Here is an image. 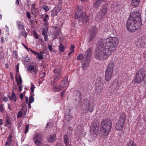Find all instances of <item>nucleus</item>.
I'll return each mask as SVG.
<instances>
[{
  "label": "nucleus",
  "mask_w": 146,
  "mask_h": 146,
  "mask_svg": "<svg viewBox=\"0 0 146 146\" xmlns=\"http://www.w3.org/2000/svg\"><path fill=\"white\" fill-rule=\"evenodd\" d=\"M17 25L19 30L21 29H24L23 24L20 21H19L17 22Z\"/></svg>",
  "instance_id": "nucleus-26"
},
{
  "label": "nucleus",
  "mask_w": 146,
  "mask_h": 146,
  "mask_svg": "<svg viewBox=\"0 0 146 146\" xmlns=\"http://www.w3.org/2000/svg\"><path fill=\"white\" fill-rule=\"evenodd\" d=\"M55 146H62L60 143H57Z\"/></svg>",
  "instance_id": "nucleus-61"
},
{
  "label": "nucleus",
  "mask_w": 146,
  "mask_h": 146,
  "mask_svg": "<svg viewBox=\"0 0 146 146\" xmlns=\"http://www.w3.org/2000/svg\"><path fill=\"white\" fill-rule=\"evenodd\" d=\"M96 91L100 92L102 91L103 84L102 79V78H98L96 81Z\"/></svg>",
  "instance_id": "nucleus-7"
},
{
  "label": "nucleus",
  "mask_w": 146,
  "mask_h": 146,
  "mask_svg": "<svg viewBox=\"0 0 146 146\" xmlns=\"http://www.w3.org/2000/svg\"><path fill=\"white\" fill-rule=\"evenodd\" d=\"M70 49L71 50V52H69L68 54V55L69 56H70V54L72 53L73 52V45L72 44L71 46H70Z\"/></svg>",
  "instance_id": "nucleus-51"
},
{
  "label": "nucleus",
  "mask_w": 146,
  "mask_h": 146,
  "mask_svg": "<svg viewBox=\"0 0 146 146\" xmlns=\"http://www.w3.org/2000/svg\"><path fill=\"white\" fill-rule=\"evenodd\" d=\"M82 6H77L75 12V18L78 19L79 21L86 23L88 21L89 17L86 15V13L82 11Z\"/></svg>",
  "instance_id": "nucleus-3"
},
{
  "label": "nucleus",
  "mask_w": 146,
  "mask_h": 146,
  "mask_svg": "<svg viewBox=\"0 0 146 146\" xmlns=\"http://www.w3.org/2000/svg\"><path fill=\"white\" fill-rule=\"evenodd\" d=\"M101 126L102 128H111V121L109 119L104 120L101 122Z\"/></svg>",
  "instance_id": "nucleus-9"
},
{
  "label": "nucleus",
  "mask_w": 146,
  "mask_h": 146,
  "mask_svg": "<svg viewBox=\"0 0 146 146\" xmlns=\"http://www.w3.org/2000/svg\"><path fill=\"white\" fill-rule=\"evenodd\" d=\"M97 31L96 27H92L90 30V40H92L96 35Z\"/></svg>",
  "instance_id": "nucleus-10"
},
{
  "label": "nucleus",
  "mask_w": 146,
  "mask_h": 146,
  "mask_svg": "<svg viewBox=\"0 0 146 146\" xmlns=\"http://www.w3.org/2000/svg\"><path fill=\"white\" fill-rule=\"evenodd\" d=\"M92 48H90L88 49L85 52L84 56L83 57L84 60L82 61V64L83 70H86L89 66L90 57L92 55Z\"/></svg>",
  "instance_id": "nucleus-4"
},
{
  "label": "nucleus",
  "mask_w": 146,
  "mask_h": 146,
  "mask_svg": "<svg viewBox=\"0 0 146 146\" xmlns=\"http://www.w3.org/2000/svg\"><path fill=\"white\" fill-rule=\"evenodd\" d=\"M55 124L52 122L48 123L46 124V127L47 128H52L53 127H55Z\"/></svg>",
  "instance_id": "nucleus-35"
},
{
  "label": "nucleus",
  "mask_w": 146,
  "mask_h": 146,
  "mask_svg": "<svg viewBox=\"0 0 146 146\" xmlns=\"http://www.w3.org/2000/svg\"><path fill=\"white\" fill-rule=\"evenodd\" d=\"M58 13V11L56 9H54L51 11V16L52 17H54L56 16Z\"/></svg>",
  "instance_id": "nucleus-34"
},
{
  "label": "nucleus",
  "mask_w": 146,
  "mask_h": 146,
  "mask_svg": "<svg viewBox=\"0 0 146 146\" xmlns=\"http://www.w3.org/2000/svg\"><path fill=\"white\" fill-rule=\"evenodd\" d=\"M126 115L124 113H122L119 118L118 122L116 124L117 126L119 127L122 128L125 121Z\"/></svg>",
  "instance_id": "nucleus-8"
},
{
  "label": "nucleus",
  "mask_w": 146,
  "mask_h": 146,
  "mask_svg": "<svg viewBox=\"0 0 146 146\" xmlns=\"http://www.w3.org/2000/svg\"><path fill=\"white\" fill-rule=\"evenodd\" d=\"M36 58L38 60H41L43 58V56L39 53L38 55H37Z\"/></svg>",
  "instance_id": "nucleus-43"
},
{
  "label": "nucleus",
  "mask_w": 146,
  "mask_h": 146,
  "mask_svg": "<svg viewBox=\"0 0 146 146\" xmlns=\"http://www.w3.org/2000/svg\"><path fill=\"white\" fill-rule=\"evenodd\" d=\"M99 128H90V131L92 134H95L96 135L98 133Z\"/></svg>",
  "instance_id": "nucleus-30"
},
{
  "label": "nucleus",
  "mask_w": 146,
  "mask_h": 146,
  "mask_svg": "<svg viewBox=\"0 0 146 146\" xmlns=\"http://www.w3.org/2000/svg\"><path fill=\"white\" fill-rule=\"evenodd\" d=\"M19 98L21 100H22L23 99V94L22 93H21L19 95Z\"/></svg>",
  "instance_id": "nucleus-56"
},
{
  "label": "nucleus",
  "mask_w": 146,
  "mask_h": 146,
  "mask_svg": "<svg viewBox=\"0 0 146 146\" xmlns=\"http://www.w3.org/2000/svg\"><path fill=\"white\" fill-rule=\"evenodd\" d=\"M48 48L51 51H52V46L50 45H48Z\"/></svg>",
  "instance_id": "nucleus-59"
},
{
  "label": "nucleus",
  "mask_w": 146,
  "mask_h": 146,
  "mask_svg": "<svg viewBox=\"0 0 146 146\" xmlns=\"http://www.w3.org/2000/svg\"><path fill=\"white\" fill-rule=\"evenodd\" d=\"M84 56H84H83L82 54H80L78 55V56L77 57V59L78 60H80L81 59H82V61H83L84 60L83 58V57Z\"/></svg>",
  "instance_id": "nucleus-42"
},
{
  "label": "nucleus",
  "mask_w": 146,
  "mask_h": 146,
  "mask_svg": "<svg viewBox=\"0 0 146 146\" xmlns=\"http://www.w3.org/2000/svg\"><path fill=\"white\" fill-rule=\"evenodd\" d=\"M5 123L6 126H8V127H9L10 128L11 127V126H9L8 125L10 126L12 124V123L11 122V121L8 118H7L5 121Z\"/></svg>",
  "instance_id": "nucleus-37"
},
{
  "label": "nucleus",
  "mask_w": 146,
  "mask_h": 146,
  "mask_svg": "<svg viewBox=\"0 0 146 146\" xmlns=\"http://www.w3.org/2000/svg\"><path fill=\"white\" fill-rule=\"evenodd\" d=\"M34 141V143L37 146H39L41 144L42 140L33 139Z\"/></svg>",
  "instance_id": "nucleus-31"
},
{
  "label": "nucleus",
  "mask_w": 146,
  "mask_h": 146,
  "mask_svg": "<svg viewBox=\"0 0 146 146\" xmlns=\"http://www.w3.org/2000/svg\"><path fill=\"white\" fill-rule=\"evenodd\" d=\"M4 109L3 108V106H2L1 105L0 106V110L1 112H3V111Z\"/></svg>",
  "instance_id": "nucleus-55"
},
{
  "label": "nucleus",
  "mask_w": 146,
  "mask_h": 146,
  "mask_svg": "<svg viewBox=\"0 0 146 146\" xmlns=\"http://www.w3.org/2000/svg\"><path fill=\"white\" fill-rule=\"evenodd\" d=\"M48 19L44 17L43 18V21L44 22H48Z\"/></svg>",
  "instance_id": "nucleus-58"
},
{
  "label": "nucleus",
  "mask_w": 146,
  "mask_h": 146,
  "mask_svg": "<svg viewBox=\"0 0 146 146\" xmlns=\"http://www.w3.org/2000/svg\"><path fill=\"white\" fill-rule=\"evenodd\" d=\"M8 98L7 97H5L3 98V100L5 102H6L7 101Z\"/></svg>",
  "instance_id": "nucleus-64"
},
{
  "label": "nucleus",
  "mask_w": 146,
  "mask_h": 146,
  "mask_svg": "<svg viewBox=\"0 0 146 146\" xmlns=\"http://www.w3.org/2000/svg\"><path fill=\"white\" fill-rule=\"evenodd\" d=\"M56 137L55 134L49 135L47 137V140L49 143H52L56 140Z\"/></svg>",
  "instance_id": "nucleus-14"
},
{
  "label": "nucleus",
  "mask_w": 146,
  "mask_h": 146,
  "mask_svg": "<svg viewBox=\"0 0 146 146\" xmlns=\"http://www.w3.org/2000/svg\"><path fill=\"white\" fill-rule=\"evenodd\" d=\"M68 80V77H65L60 82V85L62 87H63V88L66 86L67 84Z\"/></svg>",
  "instance_id": "nucleus-19"
},
{
  "label": "nucleus",
  "mask_w": 146,
  "mask_h": 146,
  "mask_svg": "<svg viewBox=\"0 0 146 146\" xmlns=\"http://www.w3.org/2000/svg\"><path fill=\"white\" fill-rule=\"evenodd\" d=\"M98 122H96L95 121L93 122L91 125V128H96L98 127Z\"/></svg>",
  "instance_id": "nucleus-36"
},
{
  "label": "nucleus",
  "mask_w": 146,
  "mask_h": 146,
  "mask_svg": "<svg viewBox=\"0 0 146 146\" xmlns=\"http://www.w3.org/2000/svg\"><path fill=\"white\" fill-rule=\"evenodd\" d=\"M107 8L105 7H103L100 9V12L98 13L97 15V19L98 20H101L106 15Z\"/></svg>",
  "instance_id": "nucleus-6"
},
{
  "label": "nucleus",
  "mask_w": 146,
  "mask_h": 146,
  "mask_svg": "<svg viewBox=\"0 0 146 146\" xmlns=\"http://www.w3.org/2000/svg\"><path fill=\"white\" fill-rule=\"evenodd\" d=\"M126 146H137L136 144L133 141H130L127 142Z\"/></svg>",
  "instance_id": "nucleus-29"
},
{
  "label": "nucleus",
  "mask_w": 146,
  "mask_h": 146,
  "mask_svg": "<svg viewBox=\"0 0 146 146\" xmlns=\"http://www.w3.org/2000/svg\"><path fill=\"white\" fill-rule=\"evenodd\" d=\"M110 128H100V134L104 136H107L110 131Z\"/></svg>",
  "instance_id": "nucleus-13"
},
{
  "label": "nucleus",
  "mask_w": 146,
  "mask_h": 146,
  "mask_svg": "<svg viewBox=\"0 0 146 146\" xmlns=\"http://www.w3.org/2000/svg\"><path fill=\"white\" fill-rule=\"evenodd\" d=\"M3 52L2 51H1L0 52V56H1V57H3Z\"/></svg>",
  "instance_id": "nucleus-62"
},
{
  "label": "nucleus",
  "mask_w": 146,
  "mask_h": 146,
  "mask_svg": "<svg viewBox=\"0 0 146 146\" xmlns=\"http://www.w3.org/2000/svg\"><path fill=\"white\" fill-rule=\"evenodd\" d=\"M71 110H69V112L68 113V115H66L65 116V119L67 121H70V119H71L72 118V115L71 113Z\"/></svg>",
  "instance_id": "nucleus-22"
},
{
  "label": "nucleus",
  "mask_w": 146,
  "mask_h": 146,
  "mask_svg": "<svg viewBox=\"0 0 146 146\" xmlns=\"http://www.w3.org/2000/svg\"><path fill=\"white\" fill-rule=\"evenodd\" d=\"M63 88V87H62L60 85L59 86L55 87L52 89L53 91L54 92H59Z\"/></svg>",
  "instance_id": "nucleus-25"
},
{
  "label": "nucleus",
  "mask_w": 146,
  "mask_h": 146,
  "mask_svg": "<svg viewBox=\"0 0 146 146\" xmlns=\"http://www.w3.org/2000/svg\"><path fill=\"white\" fill-rule=\"evenodd\" d=\"M113 72L110 71L105 70V78L107 81L110 80L113 74Z\"/></svg>",
  "instance_id": "nucleus-12"
},
{
  "label": "nucleus",
  "mask_w": 146,
  "mask_h": 146,
  "mask_svg": "<svg viewBox=\"0 0 146 146\" xmlns=\"http://www.w3.org/2000/svg\"><path fill=\"white\" fill-rule=\"evenodd\" d=\"M68 135H65L63 137V139L64 143L66 146H72L70 143L69 144V140L68 138Z\"/></svg>",
  "instance_id": "nucleus-16"
},
{
  "label": "nucleus",
  "mask_w": 146,
  "mask_h": 146,
  "mask_svg": "<svg viewBox=\"0 0 146 146\" xmlns=\"http://www.w3.org/2000/svg\"><path fill=\"white\" fill-rule=\"evenodd\" d=\"M76 94L77 98L76 100H80L81 99V94L79 91H76Z\"/></svg>",
  "instance_id": "nucleus-27"
},
{
  "label": "nucleus",
  "mask_w": 146,
  "mask_h": 146,
  "mask_svg": "<svg viewBox=\"0 0 146 146\" xmlns=\"http://www.w3.org/2000/svg\"><path fill=\"white\" fill-rule=\"evenodd\" d=\"M143 81L145 84H146V74L143 77Z\"/></svg>",
  "instance_id": "nucleus-53"
},
{
  "label": "nucleus",
  "mask_w": 146,
  "mask_h": 146,
  "mask_svg": "<svg viewBox=\"0 0 146 146\" xmlns=\"http://www.w3.org/2000/svg\"><path fill=\"white\" fill-rule=\"evenodd\" d=\"M13 131H12V132L10 134L9 136L8 137V140L9 141V142H11L12 141V140L11 139V138L12 137V134L13 133Z\"/></svg>",
  "instance_id": "nucleus-44"
},
{
  "label": "nucleus",
  "mask_w": 146,
  "mask_h": 146,
  "mask_svg": "<svg viewBox=\"0 0 146 146\" xmlns=\"http://www.w3.org/2000/svg\"><path fill=\"white\" fill-rule=\"evenodd\" d=\"M34 85L33 84H32L30 88L31 93H33L34 92Z\"/></svg>",
  "instance_id": "nucleus-50"
},
{
  "label": "nucleus",
  "mask_w": 146,
  "mask_h": 146,
  "mask_svg": "<svg viewBox=\"0 0 146 146\" xmlns=\"http://www.w3.org/2000/svg\"><path fill=\"white\" fill-rule=\"evenodd\" d=\"M129 80L128 78L125 79H124L123 81L121 82V83L125 84L128 82Z\"/></svg>",
  "instance_id": "nucleus-46"
},
{
  "label": "nucleus",
  "mask_w": 146,
  "mask_h": 146,
  "mask_svg": "<svg viewBox=\"0 0 146 146\" xmlns=\"http://www.w3.org/2000/svg\"><path fill=\"white\" fill-rule=\"evenodd\" d=\"M33 139L42 140V136L40 133H36L33 137Z\"/></svg>",
  "instance_id": "nucleus-20"
},
{
  "label": "nucleus",
  "mask_w": 146,
  "mask_h": 146,
  "mask_svg": "<svg viewBox=\"0 0 146 146\" xmlns=\"http://www.w3.org/2000/svg\"><path fill=\"white\" fill-rule=\"evenodd\" d=\"M62 68L61 67H57L54 69L53 72L54 74H56V75H61L60 72L62 71Z\"/></svg>",
  "instance_id": "nucleus-21"
},
{
  "label": "nucleus",
  "mask_w": 146,
  "mask_h": 146,
  "mask_svg": "<svg viewBox=\"0 0 146 146\" xmlns=\"http://www.w3.org/2000/svg\"><path fill=\"white\" fill-rule=\"evenodd\" d=\"M140 0H132L131 4L133 6H137L139 4Z\"/></svg>",
  "instance_id": "nucleus-32"
},
{
  "label": "nucleus",
  "mask_w": 146,
  "mask_h": 146,
  "mask_svg": "<svg viewBox=\"0 0 146 146\" xmlns=\"http://www.w3.org/2000/svg\"><path fill=\"white\" fill-rule=\"evenodd\" d=\"M82 104L84 113H87L88 111L91 113L93 111L95 105L94 103H89L88 100L85 99L83 101Z\"/></svg>",
  "instance_id": "nucleus-5"
},
{
  "label": "nucleus",
  "mask_w": 146,
  "mask_h": 146,
  "mask_svg": "<svg viewBox=\"0 0 146 146\" xmlns=\"http://www.w3.org/2000/svg\"><path fill=\"white\" fill-rule=\"evenodd\" d=\"M46 73L44 72H43L40 74V77L41 78H43L44 76H45Z\"/></svg>",
  "instance_id": "nucleus-54"
},
{
  "label": "nucleus",
  "mask_w": 146,
  "mask_h": 146,
  "mask_svg": "<svg viewBox=\"0 0 146 146\" xmlns=\"http://www.w3.org/2000/svg\"><path fill=\"white\" fill-rule=\"evenodd\" d=\"M143 80V77L141 75L136 74L134 78V82L136 83H140L142 80Z\"/></svg>",
  "instance_id": "nucleus-11"
},
{
  "label": "nucleus",
  "mask_w": 146,
  "mask_h": 146,
  "mask_svg": "<svg viewBox=\"0 0 146 146\" xmlns=\"http://www.w3.org/2000/svg\"><path fill=\"white\" fill-rule=\"evenodd\" d=\"M16 80L17 83V84L18 86H19V84H21V83L22 82V80L21 78V76H19V82L18 81V80L17 78V76L16 75L15 76Z\"/></svg>",
  "instance_id": "nucleus-33"
},
{
  "label": "nucleus",
  "mask_w": 146,
  "mask_h": 146,
  "mask_svg": "<svg viewBox=\"0 0 146 146\" xmlns=\"http://www.w3.org/2000/svg\"><path fill=\"white\" fill-rule=\"evenodd\" d=\"M65 91H66V90H64L61 92V96L62 97H63V96Z\"/></svg>",
  "instance_id": "nucleus-57"
},
{
  "label": "nucleus",
  "mask_w": 146,
  "mask_h": 146,
  "mask_svg": "<svg viewBox=\"0 0 146 146\" xmlns=\"http://www.w3.org/2000/svg\"><path fill=\"white\" fill-rule=\"evenodd\" d=\"M42 8L44 10L45 12H47L50 10L48 6L46 5H43Z\"/></svg>",
  "instance_id": "nucleus-40"
},
{
  "label": "nucleus",
  "mask_w": 146,
  "mask_h": 146,
  "mask_svg": "<svg viewBox=\"0 0 146 146\" xmlns=\"http://www.w3.org/2000/svg\"><path fill=\"white\" fill-rule=\"evenodd\" d=\"M21 111H22V113L24 114L25 115L27 112V107L25 106H23L22 108L20 110Z\"/></svg>",
  "instance_id": "nucleus-39"
},
{
  "label": "nucleus",
  "mask_w": 146,
  "mask_h": 146,
  "mask_svg": "<svg viewBox=\"0 0 146 146\" xmlns=\"http://www.w3.org/2000/svg\"><path fill=\"white\" fill-rule=\"evenodd\" d=\"M33 33L35 38L37 39H38L39 38V37L37 33H36V32L34 31L33 32Z\"/></svg>",
  "instance_id": "nucleus-49"
},
{
  "label": "nucleus",
  "mask_w": 146,
  "mask_h": 146,
  "mask_svg": "<svg viewBox=\"0 0 146 146\" xmlns=\"http://www.w3.org/2000/svg\"><path fill=\"white\" fill-rule=\"evenodd\" d=\"M46 31L45 29L44 28L42 29V35H46Z\"/></svg>",
  "instance_id": "nucleus-52"
},
{
  "label": "nucleus",
  "mask_w": 146,
  "mask_h": 146,
  "mask_svg": "<svg viewBox=\"0 0 146 146\" xmlns=\"http://www.w3.org/2000/svg\"><path fill=\"white\" fill-rule=\"evenodd\" d=\"M102 3V0L97 1L94 5V7L96 8H98Z\"/></svg>",
  "instance_id": "nucleus-28"
},
{
  "label": "nucleus",
  "mask_w": 146,
  "mask_h": 146,
  "mask_svg": "<svg viewBox=\"0 0 146 146\" xmlns=\"http://www.w3.org/2000/svg\"><path fill=\"white\" fill-rule=\"evenodd\" d=\"M27 70L28 71H31L32 70H33V72H31L33 75L35 76L36 73L38 71L37 69H36L34 68V66L33 65H30L27 68Z\"/></svg>",
  "instance_id": "nucleus-15"
},
{
  "label": "nucleus",
  "mask_w": 146,
  "mask_h": 146,
  "mask_svg": "<svg viewBox=\"0 0 146 146\" xmlns=\"http://www.w3.org/2000/svg\"><path fill=\"white\" fill-rule=\"evenodd\" d=\"M26 15L27 17L29 19H30L31 18V15L30 12L28 11L26 12Z\"/></svg>",
  "instance_id": "nucleus-47"
},
{
  "label": "nucleus",
  "mask_w": 146,
  "mask_h": 146,
  "mask_svg": "<svg viewBox=\"0 0 146 146\" xmlns=\"http://www.w3.org/2000/svg\"><path fill=\"white\" fill-rule=\"evenodd\" d=\"M59 51L62 52L64 51L65 48L64 46L61 44H60L59 46Z\"/></svg>",
  "instance_id": "nucleus-38"
},
{
  "label": "nucleus",
  "mask_w": 146,
  "mask_h": 146,
  "mask_svg": "<svg viewBox=\"0 0 146 146\" xmlns=\"http://www.w3.org/2000/svg\"><path fill=\"white\" fill-rule=\"evenodd\" d=\"M114 66V62H111L108 65L106 70L113 72V68Z\"/></svg>",
  "instance_id": "nucleus-17"
},
{
  "label": "nucleus",
  "mask_w": 146,
  "mask_h": 146,
  "mask_svg": "<svg viewBox=\"0 0 146 146\" xmlns=\"http://www.w3.org/2000/svg\"><path fill=\"white\" fill-rule=\"evenodd\" d=\"M118 42V38L115 37H109L104 39L97 45L94 53V58L100 60L108 58L116 49Z\"/></svg>",
  "instance_id": "nucleus-1"
},
{
  "label": "nucleus",
  "mask_w": 146,
  "mask_h": 146,
  "mask_svg": "<svg viewBox=\"0 0 146 146\" xmlns=\"http://www.w3.org/2000/svg\"><path fill=\"white\" fill-rule=\"evenodd\" d=\"M34 101V98L32 96H30L29 98V102L32 103Z\"/></svg>",
  "instance_id": "nucleus-45"
},
{
  "label": "nucleus",
  "mask_w": 146,
  "mask_h": 146,
  "mask_svg": "<svg viewBox=\"0 0 146 146\" xmlns=\"http://www.w3.org/2000/svg\"><path fill=\"white\" fill-rule=\"evenodd\" d=\"M8 97L9 99L11 101H14L15 102H16L17 101V97L15 95V94L13 90H12V93L11 96L8 95Z\"/></svg>",
  "instance_id": "nucleus-18"
},
{
  "label": "nucleus",
  "mask_w": 146,
  "mask_h": 146,
  "mask_svg": "<svg viewBox=\"0 0 146 146\" xmlns=\"http://www.w3.org/2000/svg\"><path fill=\"white\" fill-rule=\"evenodd\" d=\"M21 36H23L25 37L26 38L27 35V34L25 31L24 29V31L21 32L20 33Z\"/></svg>",
  "instance_id": "nucleus-41"
},
{
  "label": "nucleus",
  "mask_w": 146,
  "mask_h": 146,
  "mask_svg": "<svg viewBox=\"0 0 146 146\" xmlns=\"http://www.w3.org/2000/svg\"><path fill=\"white\" fill-rule=\"evenodd\" d=\"M145 72L144 68H140L136 73V74L141 75L142 77H143V74Z\"/></svg>",
  "instance_id": "nucleus-24"
},
{
  "label": "nucleus",
  "mask_w": 146,
  "mask_h": 146,
  "mask_svg": "<svg viewBox=\"0 0 146 146\" xmlns=\"http://www.w3.org/2000/svg\"><path fill=\"white\" fill-rule=\"evenodd\" d=\"M22 115L23 113L22 112L20 111L18 112L17 117L18 118H21L22 117Z\"/></svg>",
  "instance_id": "nucleus-48"
},
{
  "label": "nucleus",
  "mask_w": 146,
  "mask_h": 146,
  "mask_svg": "<svg viewBox=\"0 0 146 146\" xmlns=\"http://www.w3.org/2000/svg\"><path fill=\"white\" fill-rule=\"evenodd\" d=\"M19 90L20 91V92H21L22 88V85H19Z\"/></svg>",
  "instance_id": "nucleus-60"
},
{
  "label": "nucleus",
  "mask_w": 146,
  "mask_h": 146,
  "mask_svg": "<svg viewBox=\"0 0 146 146\" xmlns=\"http://www.w3.org/2000/svg\"><path fill=\"white\" fill-rule=\"evenodd\" d=\"M140 15L137 9L131 12L126 24L127 30L131 32L139 29L141 26Z\"/></svg>",
  "instance_id": "nucleus-2"
},
{
  "label": "nucleus",
  "mask_w": 146,
  "mask_h": 146,
  "mask_svg": "<svg viewBox=\"0 0 146 146\" xmlns=\"http://www.w3.org/2000/svg\"><path fill=\"white\" fill-rule=\"evenodd\" d=\"M61 75H55L52 78V81L54 83H56L60 80Z\"/></svg>",
  "instance_id": "nucleus-23"
},
{
  "label": "nucleus",
  "mask_w": 146,
  "mask_h": 146,
  "mask_svg": "<svg viewBox=\"0 0 146 146\" xmlns=\"http://www.w3.org/2000/svg\"><path fill=\"white\" fill-rule=\"evenodd\" d=\"M29 129V128H25L24 132L25 134H26L28 131Z\"/></svg>",
  "instance_id": "nucleus-63"
}]
</instances>
